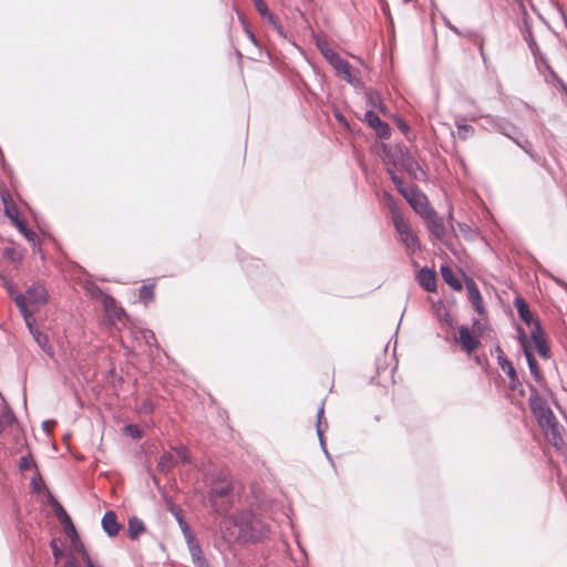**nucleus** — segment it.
<instances>
[{"mask_svg": "<svg viewBox=\"0 0 567 567\" xmlns=\"http://www.w3.org/2000/svg\"><path fill=\"white\" fill-rule=\"evenodd\" d=\"M528 44H529V49L532 50V52H533L534 54H536V53H537V51H538V47L536 45L535 41L530 40V41L528 42Z\"/></svg>", "mask_w": 567, "mask_h": 567, "instance_id": "obj_45", "label": "nucleus"}, {"mask_svg": "<svg viewBox=\"0 0 567 567\" xmlns=\"http://www.w3.org/2000/svg\"><path fill=\"white\" fill-rule=\"evenodd\" d=\"M379 110H380L381 112H384V107H383L381 104L379 105Z\"/></svg>", "mask_w": 567, "mask_h": 567, "instance_id": "obj_49", "label": "nucleus"}, {"mask_svg": "<svg viewBox=\"0 0 567 567\" xmlns=\"http://www.w3.org/2000/svg\"><path fill=\"white\" fill-rule=\"evenodd\" d=\"M252 2L260 16L266 18L278 31H280L281 25L277 22L275 16L268 10V7L264 0H252Z\"/></svg>", "mask_w": 567, "mask_h": 567, "instance_id": "obj_24", "label": "nucleus"}, {"mask_svg": "<svg viewBox=\"0 0 567 567\" xmlns=\"http://www.w3.org/2000/svg\"><path fill=\"white\" fill-rule=\"evenodd\" d=\"M402 196L410 204L414 213H423L427 204L426 196L423 193L411 186L409 189L403 192Z\"/></svg>", "mask_w": 567, "mask_h": 567, "instance_id": "obj_13", "label": "nucleus"}, {"mask_svg": "<svg viewBox=\"0 0 567 567\" xmlns=\"http://www.w3.org/2000/svg\"><path fill=\"white\" fill-rule=\"evenodd\" d=\"M546 440L556 449H561L564 443L563 432L564 427L559 424L558 421L550 424L548 427H545L543 431Z\"/></svg>", "mask_w": 567, "mask_h": 567, "instance_id": "obj_18", "label": "nucleus"}, {"mask_svg": "<svg viewBox=\"0 0 567 567\" xmlns=\"http://www.w3.org/2000/svg\"><path fill=\"white\" fill-rule=\"evenodd\" d=\"M85 567H96V566L93 564V561H89V564L85 565Z\"/></svg>", "mask_w": 567, "mask_h": 567, "instance_id": "obj_48", "label": "nucleus"}, {"mask_svg": "<svg viewBox=\"0 0 567 567\" xmlns=\"http://www.w3.org/2000/svg\"><path fill=\"white\" fill-rule=\"evenodd\" d=\"M465 286L467 290V298L470 302L473 305L475 311L480 316H484L486 311L483 303V297L480 292L477 285L472 278H466Z\"/></svg>", "mask_w": 567, "mask_h": 567, "instance_id": "obj_12", "label": "nucleus"}, {"mask_svg": "<svg viewBox=\"0 0 567 567\" xmlns=\"http://www.w3.org/2000/svg\"><path fill=\"white\" fill-rule=\"evenodd\" d=\"M393 224L399 235V239L410 252H414L420 248L417 237L411 229L410 225L404 220L402 215H395Z\"/></svg>", "mask_w": 567, "mask_h": 567, "instance_id": "obj_8", "label": "nucleus"}, {"mask_svg": "<svg viewBox=\"0 0 567 567\" xmlns=\"http://www.w3.org/2000/svg\"><path fill=\"white\" fill-rule=\"evenodd\" d=\"M330 64L336 70L337 74L342 76V79L352 86L361 87L363 85L359 70L353 69L351 64L340 55L334 58Z\"/></svg>", "mask_w": 567, "mask_h": 567, "instance_id": "obj_7", "label": "nucleus"}, {"mask_svg": "<svg viewBox=\"0 0 567 567\" xmlns=\"http://www.w3.org/2000/svg\"><path fill=\"white\" fill-rule=\"evenodd\" d=\"M125 430H126V432H127L131 436H133V437H135V439L141 437V431H140V429H138V426H137V425L130 424V425H127V426L125 427Z\"/></svg>", "mask_w": 567, "mask_h": 567, "instance_id": "obj_36", "label": "nucleus"}, {"mask_svg": "<svg viewBox=\"0 0 567 567\" xmlns=\"http://www.w3.org/2000/svg\"><path fill=\"white\" fill-rule=\"evenodd\" d=\"M546 68H547L548 72H549V78H547V81H548V82L553 81V82H556V83H557V82H558V80H560V79L558 78V75L556 74V72H555L553 69H550V66H549V65H546Z\"/></svg>", "mask_w": 567, "mask_h": 567, "instance_id": "obj_40", "label": "nucleus"}, {"mask_svg": "<svg viewBox=\"0 0 567 567\" xmlns=\"http://www.w3.org/2000/svg\"><path fill=\"white\" fill-rule=\"evenodd\" d=\"M458 342L461 349L468 354L481 346L480 339L466 326H462L458 329Z\"/></svg>", "mask_w": 567, "mask_h": 567, "instance_id": "obj_11", "label": "nucleus"}, {"mask_svg": "<svg viewBox=\"0 0 567 567\" xmlns=\"http://www.w3.org/2000/svg\"><path fill=\"white\" fill-rule=\"evenodd\" d=\"M386 154L395 167L404 171L413 179L423 181L425 178V172L408 148L396 146L393 150H388Z\"/></svg>", "mask_w": 567, "mask_h": 567, "instance_id": "obj_3", "label": "nucleus"}, {"mask_svg": "<svg viewBox=\"0 0 567 567\" xmlns=\"http://www.w3.org/2000/svg\"><path fill=\"white\" fill-rule=\"evenodd\" d=\"M364 117L369 125L375 131V133L380 137L386 138L390 136L389 125L385 122L381 121L380 117L373 111H367Z\"/></svg>", "mask_w": 567, "mask_h": 567, "instance_id": "obj_19", "label": "nucleus"}, {"mask_svg": "<svg viewBox=\"0 0 567 567\" xmlns=\"http://www.w3.org/2000/svg\"><path fill=\"white\" fill-rule=\"evenodd\" d=\"M102 526L110 536H116L121 529V525L117 523L116 514L109 511L102 518Z\"/></svg>", "mask_w": 567, "mask_h": 567, "instance_id": "obj_21", "label": "nucleus"}, {"mask_svg": "<svg viewBox=\"0 0 567 567\" xmlns=\"http://www.w3.org/2000/svg\"><path fill=\"white\" fill-rule=\"evenodd\" d=\"M317 47L320 51V53L324 56V59L330 63L334 58H337L339 54L334 52L327 41L322 39L317 40Z\"/></svg>", "mask_w": 567, "mask_h": 567, "instance_id": "obj_27", "label": "nucleus"}, {"mask_svg": "<svg viewBox=\"0 0 567 567\" xmlns=\"http://www.w3.org/2000/svg\"><path fill=\"white\" fill-rule=\"evenodd\" d=\"M10 223L30 241L34 247L39 245L37 234L28 227L24 215H7Z\"/></svg>", "mask_w": 567, "mask_h": 567, "instance_id": "obj_15", "label": "nucleus"}, {"mask_svg": "<svg viewBox=\"0 0 567 567\" xmlns=\"http://www.w3.org/2000/svg\"><path fill=\"white\" fill-rule=\"evenodd\" d=\"M177 461L181 463H187L189 461L188 450L184 446L176 447L174 450Z\"/></svg>", "mask_w": 567, "mask_h": 567, "instance_id": "obj_33", "label": "nucleus"}, {"mask_svg": "<svg viewBox=\"0 0 567 567\" xmlns=\"http://www.w3.org/2000/svg\"><path fill=\"white\" fill-rule=\"evenodd\" d=\"M557 84L559 89L567 95V85L561 80H558Z\"/></svg>", "mask_w": 567, "mask_h": 567, "instance_id": "obj_46", "label": "nucleus"}, {"mask_svg": "<svg viewBox=\"0 0 567 567\" xmlns=\"http://www.w3.org/2000/svg\"><path fill=\"white\" fill-rule=\"evenodd\" d=\"M518 339H519V342L522 344V348L524 350V353H525V357H526V360H527V363H528V368H529V371L530 373L533 374V377L535 378V380L537 382H540L543 380V375H542V372H540V369L538 367V363L532 352V349H530V343L528 341V338L526 336V333L522 330V329H518Z\"/></svg>", "mask_w": 567, "mask_h": 567, "instance_id": "obj_9", "label": "nucleus"}, {"mask_svg": "<svg viewBox=\"0 0 567 567\" xmlns=\"http://www.w3.org/2000/svg\"><path fill=\"white\" fill-rule=\"evenodd\" d=\"M514 306L520 320L524 321L530 330L535 328L536 324L540 326L539 321L534 318V315L532 313L529 306L524 298L517 297L514 301Z\"/></svg>", "mask_w": 567, "mask_h": 567, "instance_id": "obj_17", "label": "nucleus"}, {"mask_svg": "<svg viewBox=\"0 0 567 567\" xmlns=\"http://www.w3.org/2000/svg\"><path fill=\"white\" fill-rule=\"evenodd\" d=\"M529 334H530V340H532L537 353L543 359H548L550 357V347L547 342L546 336H545L544 331L542 330L540 326L536 324L535 328H533L529 331Z\"/></svg>", "mask_w": 567, "mask_h": 567, "instance_id": "obj_10", "label": "nucleus"}, {"mask_svg": "<svg viewBox=\"0 0 567 567\" xmlns=\"http://www.w3.org/2000/svg\"><path fill=\"white\" fill-rule=\"evenodd\" d=\"M207 503L217 514H226L233 506V483L225 475H218L210 485Z\"/></svg>", "mask_w": 567, "mask_h": 567, "instance_id": "obj_2", "label": "nucleus"}, {"mask_svg": "<svg viewBox=\"0 0 567 567\" xmlns=\"http://www.w3.org/2000/svg\"><path fill=\"white\" fill-rule=\"evenodd\" d=\"M18 298L23 299V303L25 305V309H28L31 313V318H33V315L39 311V309L48 302V291L45 288L41 285H33L31 286L27 292L23 293H16L13 296V300L17 303Z\"/></svg>", "mask_w": 567, "mask_h": 567, "instance_id": "obj_5", "label": "nucleus"}, {"mask_svg": "<svg viewBox=\"0 0 567 567\" xmlns=\"http://www.w3.org/2000/svg\"><path fill=\"white\" fill-rule=\"evenodd\" d=\"M55 513H56V517L59 518L60 523L64 526L65 530L66 532L71 530L72 533L75 534L74 524H73L71 517L69 516V514L65 512V509L61 505L58 506V508L55 509Z\"/></svg>", "mask_w": 567, "mask_h": 567, "instance_id": "obj_26", "label": "nucleus"}, {"mask_svg": "<svg viewBox=\"0 0 567 567\" xmlns=\"http://www.w3.org/2000/svg\"><path fill=\"white\" fill-rule=\"evenodd\" d=\"M533 412L543 431L545 427H548L550 424L558 421L554 412L544 403L535 404L533 406Z\"/></svg>", "mask_w": 567, "mask_h": 567, "instance_id": "obj_16", "label": "nucleus"}, {"mask_svg": "<svg viewBox=\"0 0 567 567\" xmlns=\"http://www.w3.org/2000/svg\"><path fill=\"white\" fill-rule=\"evenodd\" d=\"M50 545H51L52 554H53L55 560H59L62 556V550L58 546L56 540L53 539Z\"/></svg>", "mask_w": 567, "mask_h": 567, "instance_id": "obj_37", "label": "nucleus"}, {"mask_svg": "<svg viewBox=\"0 0 567 567\" xmlns=\"http://www.w3.org/2000/svg\"><path fill=\"white\" fill-rule=\"evenodd\" d=\"M17 307L19 308L24 322L32 334L34 341L38 343V346L48 354H53V348L49 341V338L47 334L41 332L35 326H34V318H31V313L28 309H25V305L23 303L22 298H18L17 300Z\"/></svg>", "mask_w": 567, "mask_h": 567, "instance_id": "obj_6", "label": "nucleus"}, {"mask_svg": "<svg viewBox=\"0 0 567 567\" xmlns=\"http://www.w3.org/2000/svg\"><path fill=\"white\" fill-rule=\"evenodd\" d=\"M322 414H323V408L321 406L319 412H318V417L320 419L322 416ZM317 427H318L317 429L318 430V434L321 436L322 431H321V426H320V421L318 422V426Z\"/></svg>", "mask_w": 567, "mask_h": 567, "instance_id": "obj_44", "label": "nucleus"}, {"mask_svg": "<svg viewBox=\"0 0 567 567\" xmlns=\"http://www.w3.org/2000/svg\"><path fill=\"white\" fill-rule=\"evenodd\" d=\"M483 126L486 130H495L501 134L507 136L508 138L513 140L526 153L530 152L528 148L529 144L526 141L522 142L519 140V137L517 136V128L505 118L487 115L484 117Z\"/></svg>", "mask_w": 567, "mask_h": 567, "instance_id": "obj_4", "label": "nucleus"}, {"mask_svg": "<svg viewBox=\"0 0 567 567\" xmlns=\"http://www.w3.org/2000/svg\"><path fill=\"white\" fill-rule=\"evenodd\" d=\"M1 202L3 204V213H19L20 208L14 204L8 192H0Z\"/></svg>", "mask_w": 567, "mask_h": 567, "instance_id": "obj_28", "label": "nucleus"}, {"mask_svg": "<svg viewBox=\"0 0 567 567\" xmlns=\"http://www.w3.org/2000/svg\"><path fill=\"white\" fill-rule=\"evenodd\" d=\"M498 364L509 379L516 380V370L503 353L498 355Z\"/></svg>", "mask_w": 567, "mask_h": 567, "instance_id": "obj_29", "label": "nucleus"}, {"mask_svg": "<svg viewBox=\"0 0 567 567\" xmlns=\"http://www.w3.org/2000/svg\"><path fill=\"white\" fill-rule=\"evenodd\" d=\"M445 24H446L451 30H453L455 33H458L457 29H456L454 25H452L449 21H445Z\"/></svg>", "mask_w": 567, "mask_h": 567, "instance_id": "obj_47", "label": "nucleus"}, {"mask_svg": "<svg viewBox=\"0 0 567 567\" xmlns=\"http://www.w3.org/2000/svg\"><path fill=\"white\" fill-rule=\"evenodd\" d=\"M189 543V550L194 559L199 560L200 559V547L197 544H194L193 539L188 540Z\"/></svg>", "mask_w": 567, "mask_h": 567, "instance_id": "obj_35", "label": "nucleus"}, {"mask_svg": "<svg viewBox=\"0 0 567 567\" xmlns=\"http://www.w3.org/2000/svg\"><path fill=\"white\" fill-rule=\"evenodd\" d=\"M480 324V322L477 320L474 321V328L477 327Z\"/></svg>", "mask_w": 567, "mask_h": 567, "instance_id": "obj_50", "label": "nucleus"}, {"mask_svg": "<svg viewBox=\"0 0 567 567\" xmlns=\"http://www.w3.org/2000/svg\"><path fill=\"white\" fill-rule=\"evenodd\" d=\"M389 173H390L391 179L394 183V185L396 186L398 190L403 195V192L405 189H409L411 186H404L403 181L398 175H395L391 169H389Z\"/></svg>", "mask_w": 567, "mask_h": 567, "instance_id": "obj_34", "label": "nucleus"}, {"mask_svg": "<svg viewBox=\"0 0 567 567\" xmlns=\"http://www.w3.org/2000/svg\"><path fill=\"white\" fill-rule=\"evenodd\" d=\"M518 385H520V383H519L517 375H516V380L509 379V388L512 390H516Z\"/></svg>", "mask_w": 567, "mask_h": 567, "instance_id": "obj_43", "label": "nucleus"}, {"mask_svg": "<svg viewBox=\"0 0 567 567\" xmlns=\"http://www.w3.org/2000/svg\"><path fill=\"white\" fill-rule=\"evenodd\" d=\"M138 297L145 303H148L154 300L155 297V286L154 285H145L141 287L138 291Z\"/></svg>", "mask_w": 567, "mask_h": 567, "instance_id": "obj_30", "label": "nucleus"}, {"mask_svg": "<svg viewBox=\"0 0 567 567\" xmlns=\"http://www.w3.org/2000/svg\"><path fill=\"white\" fill-rule=\"evenodd\" d=\"M80 551L82 554V558H83L85 565H87L89 561H92V559L90 558L87 551L83 547H81Z\"/></svg>", "mask_w": 567, "mask_h": 567, "instance_id": "obj_42", "label": "nucleus"}, {"mask_svg": "<svg viewBox=\"0 0 567 567\" xmlns=\"http://www.w3.org/2000/svg\"><path fill=\"white\" fill-rule=\"evenodd\" d=\"M145 532V526H144V523L136 518V517H133L128 520V536L130 538L132 539H136L142 533Z\"/></svg>", "mask_w": 567, "mask_h": 567, "instance_id": "obj_25", "label": "nucleus"}, {"mask_svg": "<svg viewBox=\"0 0 567 567\" xmlns=\"http://www.w3.org/2000/svg\"><path fill=\"white\" fill-rule=\"evenodd\" d=\"M441 275L443 280L453 289L456 291L462 290V282L454 274L453 269L450 266H442L441 267Z\"/></svg>", "mask_w": 567, "mask_h": 567, "instance_id": "obj_23", "label": "nucleus"}, {"mask_svg": "<svg viewBox=\"0 0 567 567\" xmlns=\"http://www.w3.org/2000/svg\"><path fill=\"white\" fill-rule=\"evenodd\" d=\"M419 282L426 291H435L436 289V275L430 269H422L419 272Z\"/></svg>", "mask_w": 567, "mask_h": 567, "instance_id": "obj_22", "label": "nucleus"}, {"mask_svg": "<svg viewBox=\"0 0 567 567\" xmlns=\"http://www.w3.org/2000/svg\"><path fill=\"white\" fill-rule=\"evenodd\" d=\"M396 125L400 128V131L404 134H406L410 130L406 122H404L402 118H396Z\"/></svg>", "mask_w": 567, "mask_h": 567, "instance_id": "obj_39", "label": "nucleus"}, {"mask_svg": "<svg viewBox=\"0 0 567 567\" xmlns=\"http://www.w3.org/2000/svg\"><path fill=\"white\" fill-rule=\"evenodd\" d=\"M425 223L436 238L442 239L445 236L446 227L440 215H425Z\"/></svg>", "mask_w": 567, "mask_h": 567, "instance_id": "obj_20", "label": "nucleus"}, {"mask_svg": "<svg viewBox=\"0 0 567 567\" xmlns=\"http://www.w3.org/2000/svg\"><path fill=\"white\" fill-rule=\"evenodd\" d=\"M367 99L372 106H377L378 101H379V95L377 92H373V91L367 92Z\"/></svg>", "mask_w": 567, "mask_h": 567, "instance_id": "obj_38", "label": "nucleus"}, {"mask_svg": "<svg viewBox=\"0 0 567 567\" xmlns=\"http://www.w3.org/2000/svg\"><path fill=\"white\" fill-rule=\"evenodd\" d=\"M249 37L251 38L252 41H255L254 34H249Z\"/></svg>", "mask_w": 567, "mask_h": 567, "instance_id": "obj_51", "label": "nucleus"}, {"mask_svg": "<svg viewBox=\"0 0 567 567\" xmlns=\"http://www.w3.org/2000/svg\"><path fill=\"white\" fill-rule=\"evenodd\" d=\"M457 136L461 140H466L474 135V127L472 125L462 124L456 122Z\"/></svg>", "mask_w": 567, "mask_h": 567, "instance_id": "obj_32", "label": "nucleus"}, {"mask_svg": "<svg viewBox=\"0 0 567 567\" xmlns=\"http://www.w3.org/2000/svg\"><path fill=\"white\" fill-rule=\"evenodd\" d=\"M224 537L228 540L243 539L258 542L269 534V526L250 512H243L221 522Z\"/></svg>", "mask_w": 567, "mask_h": 567, "instance_id": "obj_1", "label": "nucleus"}, {"mask_svg": "<svg viewBox=\"0 0 567 567\" xmlns=\"http://www.w3.org/2000/svg\"><path fill=\"white\" fill-rule=\"evenodd\" d=\"M16 424V417L11 412H6L0 415V435L8 429Z\"/></svg>", "mask_w": 567, "mask_h": 567, "instance_id": "obj_31", "label": "nucleus"}, {"mask_svg": "<svg viewBox=\"0 0 567 567\" xmlns=\"http://www.w3.org/2000/svg\"><path fill=\"white\" fill-rule=\"evenodd\" d=\"M80 551L82 554V558H83L85 565H87L89 561H92V559L90 558L87 551L83 547H81Z\"/></svg>", "mask_w": 567, "mask_h": 567, "instance_id": "obj_41", "label": "nucleus"}, {"mask_svg": "<svg viewBox=\"0 0 567 567\" xmlns=\"http://www.w3.org/2000/svg\"><path fill=\"white\" fill-rule=\"evenodd\" d=\"M10 223L30 241L34 247L39 245L37 234L28 227L24 215H7Z\"/></svg>", "mask_w": 567, "mask_h": 567, "instance_id": "obj_14", "label": "nucleus"}]
</instances>
